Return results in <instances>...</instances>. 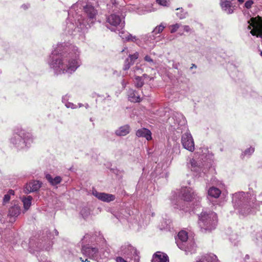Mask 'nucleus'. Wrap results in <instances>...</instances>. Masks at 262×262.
<instances>
[{
	"mask_svg": "<svg viewBox=\"0 0 262 262\" xmlns=\"http://www.w3.org/2000/svg\"><path fill=\"white\" fill-rule=\"evenodd\" d=\"M80 54L76 46L69 42L59 43L49 56L48 64L55 75H71L81 65Z\"/></svg>",
	"mask_w": 262,
	"mask_h": 262,
	"instance_id": "obj_1",
	"label": "nucleus"
},
{
	"mask_svg": "<svg viewBox=\"0 0 262 262\" xmlns=\"http://www.w3.org/2000/svg\"><path fill=\"white\" fill-rule=\"evenodd\" d=\"M97 10L89 3L78 2L68 12V17L63 25L65 33L71 35L85 33L96 20Z\"/></svg>",
	"mask_w": 262,
	"mask_h": 262,
	"instance_id": "obj_2",
	"label": "nucleus"
},
{
	"mask_svg": "<svg viewBox=\"0 0 262 262\" xmlns=\"http://www.w3.org/2000/svg\"><path fill=\"white\" fill-rule=\"evenodd\" d=\"M232 204L240 216L253 213L256 208V194L252 189L247 192L238 191L232 194Z\"/></svg>",
	"mask_w": 262,
	"mask_h": 262,
	"instance_id": "obj_3",
	"label": "nucleus"
},
{
	"mask_svg": "<svg viewBox=\"0 0 262 262\" xmlns=\"http://www.w3.org/2000/svg\"><path fill=\"white\" fill-rule=\"evenodd\" d=\"M171 129L178 133L183 134L181 143L184 148L192 152L194 150V142L191 134L188 131L187 121L184 115L178 112H173L171 117L168 119Z\"/></svg>",
	"mask_w": 262,
	"mask_h": 262,
	"instance_id": "obj_4",
	"label": "nucleus"
},
{
	"mask_svg": "<svg viewBox=\"0 0 262 262\" xmlns=\"http://www.w3.org/2000/svg\"><path fill=\"white\" fill-rule=\"evenodd\" d=\"M53 235L48 229H45L36 233L29 239L28 246L26 242L21 243L24 248H28L31 253L34 254L38 257V252L40 251H49L53 245Z\"/></svg>",
	"mask_w": 262,
	"mask_h": 262,
	"instance_id": "obj_5",
	"label": "nucleus"
},
{
	"mask_svg": "<svg viewBox=\"0 0 262 262\" xmlns=\"http://www.w3.org/2000/svg\"><path fill=\"white\" fill-rule=\"evenodd\" d=\"M181 194L183 201L175 204V208L183 210L185 212L193 211L196 213V209L200 207L201 198L198 195L193 189L189 187H183L181 190Z\"/></svg>",
	"mask_w": 262,
	"mask_h": 262,
	"instance_id": "obj_6",
	"label": "nucleus"
},
{
	"mask_svg": "<svg viewBox=\"0 0 262 262\" xmlns=\"http://www.w3.org/2000/svg\"><path fill=\"white\" fill-rule=\"evenodd\" d=\"M210 155L202 154L199 156L195 155L193 158H190L187 160V165L193 175L195 177H208L206 173L212 165V160L210 159Z\"/></svg>",
	"mask_w": 262,
	"mask_h": 262,
	"instance_id": "obj_7",
	"label": "nucleus"
},
{
	"mask_svg": "<svg viewBox=\"0 0 262 262\" xmlns=\"http://www.w3.org/2000/svg\"><path fill=\"white\" fill-rule=\"evenodd\" d=\"M11 145L17 150L28 149L33 142L32 135L23 129L16 126L13 130V133L9 139Z\"/></svg>",
	"mask_w": 262,
	"mask_h": 262,
	"instance_id": "obj_8",
	"label": "nucleus"
},
{
	"mask_svg": "<svg viewBox=\"0 0 262 262\" xmlns=\"http://www.w3.org/2000/svg\"><path fill=\"white\" fill-rule=\"evenodd\" d=\"M144 216L145 219L142 216L143 220L142 223L141 222L140 223H138L137 220H135L134 219V222L132 223L131 220L133 217L131 216L129 210L122 209L118 213L116 217L123 224L128 223V227L130 228L139 230L140 228H142L143 226H144V224L147 225L149 223L150 216H155V213L151 209L150 207L145 211Z\"/></svg>",
	"mask_w": 262,
	"mask_h": 262,
	"instance_id": "obj_9",
	"label": "nucleus"
},
{
	"mask_svg": "<svg viewBox=\"0 0 262 262\" xmlns=\"http://www.w3.org/2000/svg\"><path fill=\"white\" fill-rule=\"evenodd\" d=\"M106 6L110 12L114 13L106 16V27L111 31L114 32H117V30L123 29L125 26L124 17H121L120 15L117 14L120 9L118 3L116 0H112Z\"/></svg>",
	"mask_w": 262,
	"mask_h": 262,
	"instance_id": "obj_10",
	"label": "nucleus"
},
{
	"mask_svg": "<svg viewBox=\"0 0 262 262\" xmlns=\"http://www.w3.org/2000/svg\"><path fill=\"white\" fill-rule=\"evenodd\" d=\"M217 224V214L213 211L205 210L198 214V225L202 232H211L216 228Z\"/></svg>",
	"mask_w": 262,
	"mask_h": 262,
	"instance_id": "obj_11",
	"label": "nucleus"
},
{
	"mask_svg": "<svg viewBox=\"0 0 262 262\" xmlns=\"http://www.w3.org/2000/svg\"><path fill=\"white\" fill-rule=\"evenodd\" d=\"M178 247L184 250L187 254H192L195 251V244L193 239L188 238V233L184 230L180 231L175 238Z\"/></svg>",
	"mask_w": 262,
	"mask_h": 262,
	"instance_id": "obj_12",
	"label": "nucleus"
},
{
	"mask_svg": "<svg viewBox=\"0 0 262 262\" xmlns=\"http://www.w3.org/2000/svg\"><path fill=\"white\" fill-rule=\"evenodd\" d=\"M95 238L93 234L87 233L85 234L82 239L81 252L86 257L94 259L96 257L98 252V249L93 247L90 243H92Z\"/></svg>",
	"mask_w": 262,
	"mask_h": 262,
	"instance_id": "obj_13",
	"label": "nucleus"
},
{
	"mask_svg": "<svg viewBox=\"0 0 262 262\" xmlns=\"http://www.w3.org/2000/svg\"><path fill=\"white\" fill-rule=\"evenodd\" d=\"M118 253L126 259H129V262H139L140 257L137 249L128 243L120 247Z\"/></svg>",
	"mask_w": 262,
	"mask_h": 262,
	"instance_id": "obj_14",
	"label": "nucleus"
},
{
	"mask_svg": "<svg viewBox=\"0 0 262 262\" xmlns=\"http://www.w3.org/2000/svg\"><path fill=\"white\" fill-rule=\"evenodd\" d=\"M248 30H250V34L257 37L262 38V18L257 16L251 18L248 21Z\"/></svg>",
	"mask_w": 262,
	"mask_h": 262,
	"instance_id": "obj_15",
	"label": "nucleus"
},
{
	"mask_svg": "<svg viewBox=\"0 0 262 262\" xmlns=\"http://www.w3.org/2000/svg\"><path fill=\"white\" fill-rule=\"evenodd\" d=\"M151 178L154 180V182L162 178L163 179V182H165L167 181L168 177V173L166 170H164L162 167V164L158 163L157 164L154 170L151 172Z\"/></svg>",
	"mask_w": 262,
	"mask_h": 262,
	"instance_id": "obj_16",
	"label": "nucleus"
},
{
	"mask_svg": "<svg viewBox=\"0 0 262 262\" xmlns=\"http://www.w3.org/2000/svg\"><path fill=\"white\" fill-rule=\"evenodd\" d=\"M42 182L39 180H31L24 186V192L27 194L33 192H37L42 187Z\"/></svg>",
	"mask_w": 262,
	"mask_h": 262,
	"instance_id": "obj_17",
	"label": "nucleus"
},
{
	"mask_svg": "<svg viewBox=\"0 0 262 262\" xmlns=\"http://www.w3.org/2000/svg\"><path fill=\"white\" fill-rule=\"evenodd\" d=\"M92 194L98 200L106 203L114 201L116 199V196L114 194L98 192L96 189L92 190Z\"/></svg>",
	"mask_w": 262,
	"mask_h": 262,
	"instance_id": "obj_18",
	"label": "nucleus"
},
{
	"mask_svg": "<svg viewBox=\"0 0 262 262\" xmlns=\"http://www.w3.org/2000/svg\"><path fill=\"white\" fill-rule=\"evenodd\" d=\"M220 5L222 11L227 14L233 13L235 9V6L233 5L232 0H220Z\"/></svg>",
	"mask_w": 262,
	"mask_h": 262,
	"instance_id": "obj_19",
	"label": "nucleus"
},
{
	"mask_svg": "<svg viewBox=\"0 0 262 262\" xmlns=\"http://www.w3.org/2000/svg\"><path fill=\"white\" fill-rule=\"evenodd\" d=\"M156 35L154 33L150 32L145 35L143 37V39L145 44L150 49H153L156 45Z\"/></svg>",
	"mask_w": 262,
	"mask_h": 262,
	"instance_id": "obj_20",
	"label": "nucleus"
},
{
	"mask_svg": "<svg viewBox=\"0 0 262 262\" xmlns=\"http://www.w3.org/2000/svg\"><path fill=\"white\" fill-rule=\"evenodd\" d=\"M217 256L213 253H207L196 258L195 262H214L217 261Z\"/></svg>",
	"mask_w": 262,
	"mask_h": 262,
	"instance_id": "obj_21",
	"label": "nucleus"
},
{
	"mask_svg": "<svg viewBox=\"0 0 262 262\" xmlns=\"http://www.w3.org/2000/svg\"><path fill=\"white\" fill-rule=\"evenodd\" d=\"M151 262H169V258L166 253L157 251L153 255Z\"/></svg>",
	"mask_w": 262,
	"mask_h": 262,
	"instance_id": "obj_22",
	"label": "nucleus"
},
{
	"mask_svg": "<svg viewBox=\"0 0 262 262\" xmlns=\"http://www.w3.org/2000/svg\"><path fill=\"white\" fill-rule=\"evenodd\" d=\"M136 135L138 137L145 138L147 141H150L152 139L151 132L146 128H142L138 129L136 131Z\"/></svg>",
	"mask_w": 262,
	"mask_h": 262,
	"instance_id": "obj_23",
	"label": "nucleus"
},
{
	"mask_svg": "<svg viewBox=\"0 0 262 262\" xmlns=\"http://www.w3.org/2000/svg\"><path fill=\"white\" fill-rule=\"evenodd\" d=\"M45 178L50 184L53 186L60 184L62 180L60 176H57L53 178L52 175L49 173L46 174Z\"/></svg>",
	"mask_w": 262,
	"mask_h": 262,
	"instance_id": "obj_24",
	"label": "nucleus"
},
{
	"mask_svg": "<svg viewBox=\"0 0 262 262\" xmlns=\"http://www.w3.org/2000/svg\"><path fill=\"white\" fill-rule=\"evenodd\" d=\"M130 130V126L128 125H125L116 130L115 134L118 136H124L129 133Z\"/></svg>",
	"mask_w": 262,
	"mask_h": 262,
	"instance_id": "obj_25",
	"label": "nucleus"
},
{
	"mask_svg": "<svg viewBox=\"0 0 262 262\" xmlns=\"http://www.w3.org/2000/svg\"><path fill=\"white\" fill-rule=\"evenodd\" d=\"M128 99L133 102H139L141 100L138 93L133 90H130L128 92Z\"/></svg>",
	"mask_w": 262,
	"mask_h": 262,
	"instance_id": "obj_26",
	"label": "nucleus"
},
{
	"mask_svg": "<svg viewBox=\"0 0 262 262\" xmlns=\"http://www.w3.org/2000/svg\"><path fill=\"white\" fill-rule=\"evenodd\" d=\"M21 208L18 205L11 206L9 209L8 215L10 217H17L20 213Z\"/></svg>",
	"mask_w": 262,
	"mask_h": 262,
	"instance_id": "obj_27",
	"label": "nucleus"
},
{
	"mask_svg": "<svg viewBox=\"0 0 262 262\" xmlns=\"http://www.w3.org/2000/svg\"><path fill=\"white\" fill-rule=\"evenodd\" d=\"M254 151L255 148L253 146H250L242 151L240 157L242 160L249 159L253 155Z\"/></svg>",
	"mask_w": 262,
	"mask_h": 262,
	"instance_id": "obj_28",
	"label": "nucleus"
},
{
	"mask_svg": "<svg viewBox=\"0 0 262 262\" xmlns=\"http://www.w3.org/2000/svg\"><path fill=\"white\" fill-rule=\"evenodd\" d=\"M221 194V191L219 188L215 187H210L208 190V194L209 196L218 198Z\"/></svg>",
	"mask_w": 262,
	"mask_h": 262,
	"instance_id": "obj_29",
	"label": "nucleus"
},
{
	"mask_svg": "<svg viewBox=\"0 0 262 262\" xmlns=\"http://www.w3.org/2000/svg\"><path fill=\"white\" fill-rule=\"evenodd\" d=\"M33 197L31 195L23 196L21 198V201L23 203L24 209L28 210L32 204Z\"/></svg>",
	"mask_w": 262,
	"mask_h": 262,
	"instance_id": "obj_30",
	"label": "nucleus"
},
{
	"mask_svg": "<svg viewBox=\"0 0 262 262\" xmlns=\"http://www.w3.org/2000/svg\"><path fill=\"white\" fill-rule=\"evenodd\" d=\"M14 195V191L12 189H9L7 193L5 194L3 199V205H5L10 200L11 196Z\"/></svg>",
	"mask_w": 262,
	"mask_h": 262,
	"instance_id": "obj_31",
	"label": "nucleus"
},
{
	"mask_svg": "<svg viewBox=\"0 0 262 262\" xmlns=\"http://www.w3.org/2000/svg\"><path fill=\"white\" fill-rule=\"evenodd\" d=\"M176 10L178 11L176 13V15L178 17H179L180 19L186 18L187 13V12H185L182 8H178Z\"/></svg>",
	"mask_w": 262,
	"mask_h": 262,
	"instance_id": "obj_32",
	"label": "nucleus"
},
{
	"mask_svg": "<svg viewBox=\"0 0 262 262\" xmlns=\"http://www.w3.org/2000/svg\"><path fill=\"white\" fill-rule=\"evenodd\" d=\"M134 82L136 87L137 88H141L144 84L142 77L140 76H136Z\"/></svg>",
	"mask_w": 262,
	"mask_h": 262,
	"instance_id": "obj_33",
	"label": "nucleus"
},
{
	"mask_svg": "<svg viewBox=\"0 0 262 262\" xmlns=\"http://www.w3.org/2000/svg\"><path fill=\"white\" fill-rule=\"evenodd\" d=\"M165 27L166 26L164 25L163 23H161L160 25L156 27L151 32L154 33V34L156 35L161 33L163 31Z\"/></svg>",
	"mask_w": 262,
	"mask_h": 262,
	"instance_id": "obj_34",
	"label": "nucleus"
},
{
	"mask_svg": "<svg viewBox=\"0 0 262 262\" xmlns=\"http://www.w3.org/2000/svg\"><path fill=\"white\" fill-rule=\"evenodd\" d=\"M138 57L139 53L138 52H136L134 54H130L127 59H129V61L131 62V63L134 64L136 60H137Z\"/></svg>",
	"mask_w": 262,
	"mask_h": 262,
	"instance_id": "obj_35",
	"label": "nucleus"
},
{
	"mask_svg": "<svg viewBox=\"0 0 262 262\" xmlns=\"http://www.w3.org/2000/svg\"><path fill=\"white\" fill-rule=\"evenodd\" d=\"M117 32V33H118V34L120 36V37L123 40H125V41L127 40V35L126 34V33H129L128 32H125L124 30H123V29H122L117 30V32Z\"/></svg>",
	"mask_w": 262,
	"mask_h": 262,
	"instance_id": "obj_36",
	"label": "nucleus"
},
{
	"mask_svg": "<svg viewBox=\"0 0 262 262\" xmlns=\"http://www.w3.org/2000/svg\"><path fill=\"white\" fill-rule=\"evenodd\" d=\"M90 214V210L88 207H83L80 211V214L84 219L87 217Z\"/></svg>",
	"mask_w": 262,
	"mask_h": 262,
	"instance_id": "obj_37",
	"label": "nucleus"
},
{
	"mask_svg": "<svg viewBox=\"0 0 262 262\" xmlns=\"http://www.w3.org/2000/svg\"><path fill=\"white\" fill-rule=\"evenodd\" d=\"M144 60L149 63V65L151 67H156V62L148 55L144 57Z\"/></svg>",
	"mask_w": 262,
	"mask_h": 262,
	"instance_id": "obj_38",
	"label": "nucleus"
},
{
	"mask_svg": "<svg viewBox=\"0 0 262 262\" xmlns=\"http://www.w3.org/2000/svg\"><path fill=\"white\" fill-rule=\"evenodd\" d=\"M156 2L159 5L167 7L169 5V0H156Z\"/></svg>",
	"mask_w": 262,
	"mask_h": 262,
	"instance_id": "obj_39",
	"label": "nucleus"
},
{
	"mask_svg": "<svg viewBox=\"0 0 262 262\" xmlns=\"http://www.w3.org/2000/svg\"><path fill=\"white\" fill-rule=\"evenodd\" d=\"M133 64L131 63V62L129 61V59H126L124 61V64L123 69L124 71L128 70L130 68V66Z\"/></svg>",
	"mask_w": 262,
	"mask_h": 262,
	"instance_id": "obj_40",
	"label": "nucleus"
},
{
	"mask_svg": "<svg viewBox=\"0 0 262 262\" xmlns=\"http://www.w3.org/2000/svg\"><path fill=\"white\" fill-rule=\"evenodd\" d=\"M126 34L127 35V39L126 41H131L132 42H136V41L137 40V38L136 36H133L130 33H126Z\"/></svg>",
	"mask_w": 262,
	"mask_h": 262,
	"instance_id": "obj_41",
	"label": "nucleus"
},
{
	"mask_svg": "<svg viewBox=\"0 0 262 262\" xmlns=\"http://www.w3.org/2000/svg\"><path fill=\"white\" fill-rule=\"evenodd\" d=\"M180 26V25L178 24H176L170 26V32L171 33L176 32L177 31V30L179 28Z\"/></svg>",
	"mask_w": 262,
	"mask_h": 262,
	"instance_id": "obj_42",
	"label": "nucleus"
},
{
	"mask_svg": "<svg viewBox=\"0 0 262 262\" xmlns=\"http://www.w3.org/2000/svg\"><path fill=\"white\" fill-rule=\"evenodd\" d=\"M65 106L67 108H71L72 109H75V108H77V106L76 104H75L72 102H66Z\"/></svg>",
	"mask_w": 262,
	"mask_h": 262,
	"instance_id": "obj_43",
	"label": "nucleus"
},
{
	"mask_svg": "<svg viewBox=\"0 0 262 262\" xmlns=\"http://www.w3.org/2000/svg\"><path fill=\"white\" fill-rule=\"evenodd\" d=\"M253 3L254 2L252 0H248L245 3V7L249 9L251 8V6Z\"/></svg>",
	"mask_w": 262,
	"mask_h": 262,
	"instance_id": "obj_44",
	"label": "nucleus"
},
{
	"mask_svg": "<svg viewBox=\"0 0 262 262\" xmlns=\"http://www.w3.org/2000/svg\"><path fill=\"white\" fill-rule=\"evenodd\" d=\"M127 259H125L121 256H118L116 257V262H129V260L127 261Z\"/></svg>",
	"mask_w": 262,
	"mask_h": 262,
	"instance_id": "obj_45",
	"label": "nucleus"
},
{
	"mask_svg": "<svg viewBox=\"0 0 262 262\" xmlns=\"http://www.w3.org/2000/svg\"><path fill=\"white\" fill-rule=\"evenodd\" d=\"M30 7V4L29 3H26L21 5L20 8L24 10H27Z\"/></svg>",
	"mask_w": 262,
	"mask_h": 262,
	"instance_id": "obj_46",
	"label": "nucleus"
},
{
	"mask_svg": "<svg viewBox=\"0 0 262 262\" xmlns=\"http://www.w3.org/2000/svg\"><path fill=\"white\" fill-rule=\"evenodd\" d=\"M165 224L166 225H163V223H162V225L161 227V229H165V230H169L170 229V226L167 224L166 222H165Z\"/></svg>",
	"mask_w": 262,
	"mask_h": 262,
	"instance_id": "obj_47",
	"label": "nucleus"
},
{
	"mask_svg": "<svg viewBox=\"0 0 262 262\" xmlns=\"http://www.w3.org/2000/svg\"><path fill=\"white\" fill-rule=\"evenodd\" d=\"M172 62H173L172 64V68L178 70L179 68V67L180 66V63L179 62H173V61H172Z\"/></svg>",
	"mask_w": 262,
	"mask_h": 262,
	"instance_id": "obj_48",
	"label": "nucleus"
},
{
	"mask_svg": "<svg viewBox=\"0 0 262 262\" xmlns=\"http://www.w3.org/2000/svg\"><path fill=\"white\" fill-rule=\"evenodd\" d=\"M184 31L186 32H189L191 31V28L189 26L185 25L183 26Z\"/></svg>",
	"mask_w": 262,
	"mask_h": 262,
	"instance_id": "obj_49",
	"label": "nucleus"
},
{
	"mask_svg": "<svg viewBox=\"0 0 262 262\" xmlns=\"http://www.w3.org/2000/svg\"><path fill=\"white\" fill-rule=\"evenodd\" d=\"M173 151L177 154H179L180 152L179 146L177 145L174 146L173 148Z\"/></svg>",
	"mask_w": 262,
	"mask_h": 262,
	"instance_id": "obj_50",
	"label": "nucleus"
},
{
	"mask_svg": "<svg viewBox=\"0 0 262 262\" xmlns=\"http://www.w3.org/2000/svg\"><path fill=\"white\" fill-rule=\"evenodd\" d=\"M257 201L262 203V192L258 195Z\"/></svg>",
	"mask_w": 262,
	"mask_h": 262,
	"instance_id": "obj_51",
	"label": "nucleus"
},
{
	"mask_svg": "<svg viewBox=\"0 0 262 262\" xmlns=\"http://www.w3.org/2000/svg\"><path fill=\"white\" fill-rule=\"evenodd\" d=\"M126 84L127 82L125 81L124 79H122V80L121 81V85L123 89H124L126 87Z\"/></svg>",
	"mask_w": 262,
	"mask_h": 262,
	"instance_id": "obj_52",
	"label": "nucleus"
},
{
	"mask_svg": "<svg viewBox=\"0 0 262 262\" xmlns=\"http://www.w3.org/2000/svg\"><path fill=\"white\" fill-rule=\"evenodd\" d=\"M134 69L135 72H137L138 71L140 72V71H142V69L138 66H136Z\"/></svg>",
	"mask_w": 262,
	"mask_h": 262,
	"instance_id": "obj_53",
	"label": "nucleus"
},
{
	"mask_svg": "<svg viewBox=\"0 0 262 262\" xmlns=\"http://www.w3.org/2000/svg\"><path fill=\"white\" fill-rule=\"evenodd\" d=\"M62 101L63 103H64L65 104V102H68L67 100V96H64L62 97Z\"/></svg>",
	"mask_w": 262,
	"mask_h": 262,
	"instance_id": "obj_54",
	"label": "nucleus"
},
{
	"mask_svg": "<svg viewBox=\"0 0 262 262\" xmlns=\"http://www.w3.org/2000/svg\"><path fill=\"white\" fill-rule=\"evenodd\" d=\"M106 96L105 98V99H107L108 100H111V96L108 94H106Z\"/></svg>",
	"mask_w": 262,
	"mask_h": 262,
	"instance_id": "obj_55",
	"label": "nucleus"
},
{
	"mask_svg": "<svg viewBox=\"0 0 262 262\" xmlns=\"http://www.w3.org/2000/svg\"><path fill=\"white\" fill-rule=\"evenodd\" d=\"M54 233L55 235H56V236L58 235V233H59L58 231L56 229H54Z\"/></svg>",
	"mask_w": 262,
	"mask_h": 262,
	"instance_id": "obj_56",
	"label": "nucleus"
},
{
	"mask_svg": "<svg viewBox=\"0 0 262 262\" xmlns=\"http://www.w3.org/2000/svg\"><path fill=\"white\" fill-rule=\"evenodd\" d=\"M193 68H196V66L195 64H192V66L190 67V69Z\"/></svg>",
	"mask_w": 262,
	"mask_h": 262,
	"instance_id": "obj_57",
	"label": "nucleus"
},
{
	"mask_svg": "<svg viewBox=\"0 0 262 262\" xmlns=\"http://www.w3.org/2000/svg\"><path fill=\"white\" fill-rule=\"evenodd\" d=\"M80 260L82 261V262H85L86 261H88V258H86L85 260H84L83 259H82L81 257L80 258Z\"/></svg>",
	"mask_w": 262,
	"mask_h": 262,
	"instance_id": "obj_58",
	"label": "nucleus"
},
{
	"mask_svg": "<svg viewBox=\"0 0 262 262\" xmlns=\"http://www.w3.org/2000/svg\"><path fill=\"white\" fill-rule=\"evenodd\" d=\"M237 1L240 3H243L244 2V0H237Z\"/></svg>",
	"mask_w": 262,
	"mask_h": 262,
	"instance_id": "obj_59",
	"label": "nucleus"
},
{
	"mask_svg": "<svg viewBox=\"0 0 262 262\" xmlns=\"http://www.w3.org/2000/svg\"><path fill=\"white\" fill-rule=\"evenodd\" d=\"M79 107H81L83 106V104L81 103H78Z\"/></svg>",
	"mask_w": 262,
	"mask_h": 262,
	"instance_id": "obj_60",
	"label": "nucleus"
},
{
	"mask_svg": "<svg viewBox=\"0 0 262 262\" xmlns=\"http://www.w3.org/2000/svg\"><path fill=\"white\" fill-rule=\"evenodd\" d=\"M85 108H88L89 107V104H85Z\"/></svg>",
	"mask_w": 262,
	"mask_h": 262,
	"instance_id": "obj_61",
	"label": "nucleus"
},
{
	"mask_svg": "<svg viewBox=\"0 0 262 262\" xmlns=\"http://www.w3.org/2000/svg\"><path fill=\"white\" fill-rule=\"evenodd\" d=\"M126 49H127V48H125L124 49H123L121 52H123L125 51V50Z\"/></svg>",
	"mask_w": 262,
	"mask_h": 262,
	"instance_id": "obj_62",
	"label": "nucleus"
},
{
	"mask_svg": "<svg viewBox=\"0 0 262 262\" xmlns=\"http://www.w3.org/2000/svg\"><path fill=\"white\" fill-rule=\"evenodd\" d=\"M188 184L189 185H190V181H188Z\"/></svg>",
	"mask_w": 262,
	"mask_h": 262,
	"instance_id": "obj_63",
	"label": "nucleus"
},
{
	"mask_svg": "<svg viewBox=\"0 0 262 262\" xmlns=\"http://www.w3.org/2000/svg\"><path fill=\"white\" fill-rule=\"evenodd\" d=\"M260 55L262 56V51L260 52Z\"/></svg>",
	"mask_w": 262,
	"mask_h": 262,
	"instance_id": "obj_64",
	"label": "nucleus"
}]
</instances>
